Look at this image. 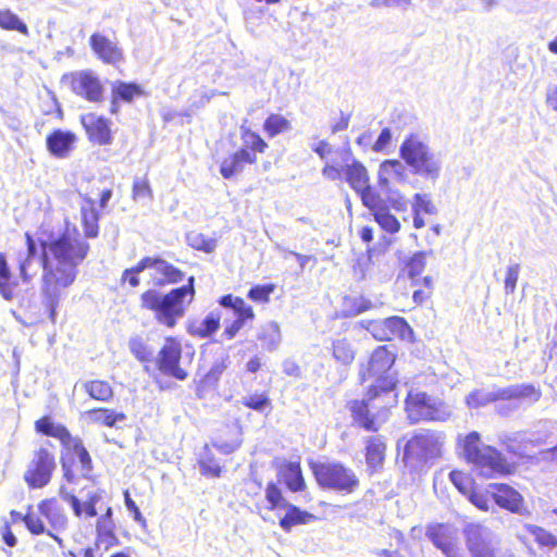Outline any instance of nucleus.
Listing matches in <instances>:
<instances>
[{
  "label": "nucleus",
  "instance_id": "28",
  "mask_svg": "<svg viewBox=\"0 0 557 557\" xmlns=\"http://www.w3.org/2000/svg\"><path fill=\"white\" fill-rule=\"evenodd\" d=\"M386 445L379 435L366 440V459L369 467L375 469L383 463Z\"/></svg>",
  "mask_w": 557,
  "mask_h": 557
},
{
  "label": "nucleus",
  "instance_id": "64",
  "mask_svg": "<svg viewBox=\"0 0 557 557\" xmlns=\"http://www.w3.org/2000/svg\"><path fill=\"white\" fill-rule=\"evenodd\" d=\"M391 139H392V133H391L389 128H383L382 132L380 133L376 141L374 143L373 149L375 151L384 150L387 147V145L389 144Z\"/></svg>",
  "mask_w": 557,
  "mask_h": 557
},
{
  "label": "nucleus",
  "instance_id": "40",
  "mask_svg": "<svg viewBox=\"0 0 557 557\" xmlns=\"http://www.w3.org/2000/svg\"><path fill=\"white\" fill-rule=\"evenodd\" d=\"M10 515L13 521L22 520L25 523L28 531L33 534H44L46 532L44 521L40 519V517L36 516L35 513L28 512L25 516H23L21 512L12 510Z\"/></svg>",
  "mask_w": 557,
  "mask_h": 557
},
{
  "label": "nucleus",
  "instance_id": "17",
  "mask_svg": "<svg viewBox=\"0 0 557 557\" xmlns=\"http://www.w3.org/2000/svg\"><path fill=\"white\" fill-rule=\"evenodd\" d=\"M90 46L100 60L108 64H115L123 59L122 50L115 42L101 34H92Z\"/></svg>",
  "mask_w": 557,
  "mask_h": 557
},
{
  "label": "nucleus",
  "instance_id": "54",
  "mask_svg": "<svg viewBox=\"0 0 557 557\" xmlns=\"http://www.w3.org/2000/svg\"><path fill=\"white\" fill-rule=\"evenodd\" d=\"M357 194L360 196L362 203L373 213L382 208L380 207L381 199L379 195L371 189L370 185H367L362 190H358Z\"/></svg>",
  "mask_w": 557,
  "mask_h": 557
},
{
  "label": "nucleus",
  "instance_id": "52",
  "mask_svg": "<svg viewBox=\"0 0 557 557\" xmlns=\"http://www.w3.org/2000/svg\"><path fill=\"white\" fill-rule=\"evenodd\" d=\"M520 264L519 263H510L506 269L505 276V293L507 295H511L515 293L517 287V282L520 274Z\"/></svg>",
  "mask_w": 557,
  "mask_h": 557
},
{
  "label": "nucleus",
  "instance_id": "38",
  "mask_svg": "<svg viewBox=\"0 0 557 557\" xmlns=\"http://www.w3.org/2000/svg\"><path fill=\"white\" fill-rule=\"evenodd\" d=\"M66 449L72 451L73 456L78 459L82 475L87 476L92 469L91 458L87 449L84 447L81 438L77 437Z\"/></svg>",
  "mask_w": 557,
  "mask_h": 557
},
{
  "label": "nucleus",
  "instance_id": "21",
  "mask_svg": "<svg viewBox=\"0 0 557 557\" xmlns=\"http://www.w3.org/2000/svg\"><path fill=\"white\" fill-rule=\"evenodd\" d=\"M82 123L92 141L99 145L110 143L111 132L108 120L95 114H86L82 117Z\"/></svg>",
  "mask_w": 557,
  "mask_h": 557
},
{
  "label": "nucleus",
  "instance_id": "36",
  "mask_svg": "<svg viewBox=\"0 0 557 557\" xmlns=\"http://www.w3.org/2000/svg\"><path fill=\"white\" fill-rule=\"evenodd\" d=\"M84 391L94 399L108 401L113 396L112 387L104 381H87L83 384Z\"/></svg>",
  "mask_w": 557,
  "mask_h": 557
},
{
  "label": "nucleus",
  "instance_id": "50",
  "mask_svg": "<svg viewBox=\"0 0 557 557\" xmlns=\"http://www.w3.org/2000/svg\"><path fill=\"white\" fill-rule=\"evenodd\" d=\"M425 252H416L406 263V271L411 280H416L425 268Z\"/></svg>",
  "mask_w": 557,
  "mask_h": 557
},
{
  "label": "nucleus",
  "instance_id": "30",
  "mask_svg": "<svg viewBox=\"0 0 557 557\" xmlns=\"http://www.w3.org/2000/svg\"><path fill=\"white\" fill-rule=\"evenodd\" d=\"M85 414L90 422L110 428L126 419V416L123 412H116L115 410L108 408L91 409L86 411Z\"/></svg>",
  "mask_w": 557,
  "mask_h": 557
},
{
  "label": "nucleus",
  "instance_id": "13",
  "mask_svg": "<svg viewBox=\"0 0 557 557\" xmlns=\"http://www.w3.org/2000/svg\"><path fill=\"white\" fill-rule=\"evenodd\" d=\"M182 356V346L173 337H166L162 348L159 351L158 368L159 370L176 380L184 381L187 372L180 367Z\"/></svg>",
  "mask_w": 557,
  "mask_h": 557
},
{
  "label": "nucleus",
  "instance_id": "57",
  "mask_svg": "<svg viewBox=\"0 0 557 557\" xmlns=\"http://www.w3.org/2000/svg\"><path fill=\"white\" fill-rule=\"evenodd\" d=\"M243 404L257 411H262L270 405V399L263 394H253L243 398Z\"/></svg>",
  "mask_w": 557,
  "mask_h": 557
},
{
  "label": "nucleus",
  "instance_id": "37",
  "mask_svg": "<svg viewBox=\"0 0 557 557\" xmlns=\"http://www.w3.org/2000/svg\"><path fill=\"white\" fill-rule=\"evenodd\" d=\"M0 28L5 30H16L23 35H28L27 25L9 9L0 10Z\"/></svg>",
  "mask_w": 557,
  "mask_h": 557
},
{
  "label": "nucleus",
  "instance_id": "27",
  "mask_svg": "<svg viewBox=\"0 0 557 557\" xmlns=\"http://www.w3.org/2000/svg\"><path fill=\"white\" fill-rule=\"evenodd\" d=\"M284 509L286 510V513L280 519V527L285 532H289L293 527L307 524L315 519L312 513L301 510L299 507L290 503Z\"/></svg>",
  "mask_w": 557,
  "mask_h": 557
},
{
  "label": "nucleus",
  "instance_id": "2",
  "mask_svg": "<svg viewBox=\"0 0 557 557\" xmlns=\"http://www.w3.org/2000/svg\"><path fill=\"white\" fill-rule=\"evenodd\" d=\"M195 277L190 276L187 285L173 288L166 294L149 289L141 294L140 306L153 313L156 321L173 329L177 321L185 315L187 306L195 296Z\"/></svg>",
  "mask_w": 557,
  "mask_h": 557
},
{
  "label": "nucleus",
  "instance_id": "6",
  "mask_svg": "<svg viewBox=\"0 0 557 557\" xmlns=\"http://www.w3.org/2000/svg\"><path fill=\"white\" fill-rule=\"evenodd\" d=\"M394 362L395 355L386 346H380L372 352L367 368L360 370L362 382L374 379V383L370 386V393L380 391L385 397L389 396L396 385V380L391 372Z\"/></svg>",
  "mask_w": 557,
  "mask_h": 557
},
{
  "label": "nucleus",
  "instance_id": "16",
  "mask_svg": "<svg viewBox=\"0 0 557 557\" xmlns=\"http://www.w3.org/2000/svg\"><path fill=\"white\" fill-rule=\"evenodd\" d=\"M425 536L443 555L458 546V532L451 524L432 523L428 525Z\"/></svg>",
  "mask_w": 557,
  "mask_h": 557
},
{
  "label": "nucleus",
  "instance_id": "26",
  "mask_svg": "<svg viewBox=\"0 0 557 557\" xmlns=\"http://www.w3.org/2000/svg\"><path fill=\"white\" fill-rule=\"evenodd\" d=\"M112 102H132L145 95L144 88L136 83L115 81L112 83Z\"/></svg>",
  "mask_w": 557,
  "mask_h": 557
},
{
  "label": "nucleus",
  "instance_id": "18",
  "mask_svg": "<svg viewBox=\"0 0 557 557\" xmlns=\"http://www.w3.org/2000/svg\"><path fill=\"white\" fill-rule=\"evenodd\" d=\"M491 488H493L491 496L495 504L511 512H521L523 498L516 490L506 484L491 485Z\"/></svg>",
  "mask_w": 557,
  "mask_h": 557
},
{
  "label": "nucleus",
  "instance_id": "7",
  "mask_svg": "<svg viewBox=\"0 0 557 557\" xmlns=\"http://www.w3.org/2000/svg\"><path fill=\"white\" fill-rule=\"evenodd\" d=\"M382 392L370 391L368 392V399L362 400H352L349 403V410L351 412V417L359 426L363 428L367 431L375 432L381 425L388 419V409L387 406L394 401V396L392 400L384 401V405H381L380 399L382 397Z\"/></svg>",
  "mask_w": 557,
  "mask_h": 557
},
{
  "label": "nucleus",
  "instance_id": "46",
  "mask_svg": "<svg viewBox=\"0 0 557 557\" xmlns=\"http://www.w3.org/2000/svg\"><path fill=\"white\" fill-rule=\"evenodd\" d=\"M412 212L419 214L434 215L437 213V208L433 203L431 196L428 194H416L411 203Z\"/></svg>",
  "mask_w": 557,
  "mask_h": 557
},
{
  "label": "nucleus",
  "instance_id": "51",
  "mask_svg": "<svg viewBox=\"0 0 557 557\" xmlns=\"http://www.w3.org/2000/svg\"><path fill=\"white\" fill-rule=\"evenodd\" d=\"M492 491L493 488H491V486L485 492L472 490L470 494L467 496V498L478 509L482 511H488L491 500H493L491 496Z\"/></svg>",
  "mask_w": 557,
  "mask_h": 557
},
{
  "label": "nucleus",
  "instance_id": "14",
  "mask_svg": "<svg viewBox=\"0 0 557 557\" xmlns=\"http://www.w3.org/2000/svg\"><path fill=\"white\" fill-rule=\"evenodd\" d=\"M63 82L69 83L72 90L85 97L90 102H100L103 88L99 78L89 71H81L63 76Z\"/></svg>",
  "mask_w": 557,
  "mask_h": 557
},
{
  "label": "nucleus",
  "instance_id": "3",
  "mask_svg": "<svg viewBox=\"0 0 557 557\" xmlns=\"http://www.w3.org/2000/svg\"><path fill=\"white\" fill-rule=\"evenodd\" d=\"M400 156L412 172L435 182L441 174L442 159L417 135H410L400 147Z\"/></svg>",
  "mask_w": 557,
  "mask_h": 557
},
{
  "label": "nucleus",
  "instance_id": "58",
  "mask_svg": "<svg viewBox=\"0 0 557 557\" xmlns=\"http://www.w3.org/2000/svg\"><path fill=\"white\" fill-rule=\"evenodd\" d=\"M48 436L59 438L65 448H67L77 438L72 436L64 425L55 423L52 426L51 432Z\"/></svg>",
  "mask_w": 557,
  "mask_h": 557
},
{
  "label": "nucleus",
  "instance_id": "33",
  "mask_svg": "<svg viewBox=\"0 0 557 557\" xmlns=\"http://www.w3.org/2000/svg\"><path fill=\"white\" fill-rule=\"evenodd\" d=\"M345 176L347 183L357 193L358 190L364 189L369 185V176L366 168L359 163L354 162L352 164L346 165Z\"/></svg>",
  "mask_w": 557,
  "mask_h": 557
},
{
  "label": "nucleus",
  "instance_id": "31",
  "mask_svg": "<svg viewBox=\"0 0 557 557\" xmlns=\"http://www.w3.org/2000/svg\"><path fill=\"white\" fill-rule=\"evenodd\" d=\"M258 339L262 343L264 349L274 351L282 341L280 325L274 321L267 322L261 326Z\"/></svg>",
  "mask_w": 557,
  "mask_h": 557
},
{
  "label": "nucleus",
  "instance_id": "48",
  "mask_svg": "<svg viewBox=\"0 0 557 557\" xmlns=\"http://www.w3.org/2000/svg\"><path fill=\"white\" fill-rule=\"evenodd\" d=\"M114 523L112 520V509L107 508L106 513L100 516L97 521V532L102 539H114Z\"/></svg>",
  "mask_w": 557,
  "mask_h": 557
},
{
  "label": "nucleus",
  "instance_id": "5",
  "mask_svg": "<svg viewBox=\"0 0 557 557\" xmlns=\"http://www.w3.org/2000/svg\"><path fill=\"white\" fill-rule=\"evenodd\" d=\"M541 395L540 388H536L533 384H515L506 387H494L493 389H474L466 396L465 401L469 409H478L500 399L537 401Z\"/></svg>",
  "mask_w": 557,
  "mask_h": 557
},
{
  "label": "nucleus",
  "instance_id": "35",
  "mask_svg": "<svg viewBox=\"0 0 557 557\" xmlns=\"http://www.w3.org/2000/svg\"><path fill=\"white\" fill-rule=\"evenodd\" d=\"M128 348L132 355L140 362H150L153 359V348L148 344L147 339L139 335L129 338Z\"/></svg>",
  "mask_w": 557,
  "mask_h": 557
},
{
  "label": "nucleus",
  "instance_id": "47",
  "mask_svg": "<svg viewBox=\"0 0 557 557\" xmlns=\"http://www.w3.org/2000/svg\"><path fill=\"white\" fill-rule=\"evenodd\" d=\"M227 357H221L214 361L211 369L208 371V373L203 376L201 384L205 387H212L214 386L221 374L226 370L227 368Z\"/></svg>",
  "mask_w": 557,
  "mask_h": 557
},
{
  "label": "nucleus",
  "instance_id": "43",
  "mask_svg": "<svg viewBox=\"0 0 557 557\" xmlns=\"http://www.w3.org/2000/svg\"><path fill=\"white\" fill-rule=\"evenodd\" d=\"M265 499L270 504V510L283 509L289 504L283 496L281 488L273 482L268 483L265 487Z\"/></svg>",
  "mask_w": 557,
  "mask_h": 557
},
{
  "label": "nucleus",
  "instance_id": "34",
  "mask_svg": "<svg viewBox=\"0 0 557 557\" xmlns=\"http://www.w3.org/2000/svg\"><path fill=\"white\" fill-rule=\"evenodd\" d=\"M81 212L86 237H97L99 230V214L95 208V202L91 200H87L86 203L82 206Z\"/></svg>",
  "mask_w": 557,
  "mask_h": 557
},
{
  "label": "nucleus",
  "instance_id": "12",
  "mask_svg": "<svg viewBox=\"0 0 557 557\" xmlns=\"http://www.w3.org/2000/svg\"><path fill=\"white\" fill-rule=\"evenodd\" d=\"M441 436L433 432H421L408 441L405 447V456L420 461L436 458L441 453Z\"/></svg>",
  "mask_w": 557,
  "mask_h": 557
},
{
  "label": "nucleus",
  "instance_id": "42",
  "mask_svg": "<svg viewBox=\"0 0 557 557\" xmlns=\"http://www.w3.org/2000/svg\"><path fill=\"white\" fill-rule=\"evenodd\" d=\"M333 357L343 364H350L355 359L352 345L345 338L333 343Z\"/></svg>",
  "mask_w": 557,
  "mask_h": 557
},
{
  "label": "nucleus",
  "instance_id": "32",
  "mask_svg": "<svg viewBox=\"0 0 557 557\" xmlns=\"http://www.w3.org/2000/svg\"><path fill=\"white\" fill-rule=\"evenodd\" d=\"M383 325L387 330L386 333H388V341H391L394 337H399L405 341H412L413 338L412 329L407 323V321L401 317H391L384 319Z\"/></svg>",
  "mask_w": 557,
  "mask_h": 557
},
{
  "label": "nucleus",
  "instance_id": "8",
  "mask_svg": "<svg viewBox=\"0 0 557 557\" xmlns=\"http://www.w3.org/2000/svg\"><path fill=\"white\" fill-rule=\"evenodd\" d=\"M319 485L343 494H351L359 486L355 471L339 462H320L312 467Z\"/></svg>",
  "mask_w": 557,
  "mask_h": 557
},
{
  "label": "nucleus",
  "instance_id": "44",
  "mask_svg": "<svg viewBox=\"0 0 557 557\" xmlns=\"http://www.w3.org/2000/svg\"><path fill=\"white\" fill-rule=\"evenodd\" d=\"M289 129V121L278 114H271L264 122V131L270 137H274Z\"/></svg>",
  "mask_w": 557,
  "mask_h": 557
},
{
  "label": "nucleus",
  "instance_id": "41",
  "mask_svg": "<svg viewBox=\"0 0 557 557\" xmlns=\"http://www.w3.org/2000/svg\"><path fill=\"white\" fill-rule=\"evenodd\" d=\"M524 530L533 536L534 541L539 543V545L548 548L557 546V537L545 529L534 524H525Z\"/></svg>",
  "mask_w": 557,
  "mask_h": 557
},
{
  "label": "nucleus",
  "instance_id": "55",
  "mask_svg": "<svg viewBox=\"0 0 557 557\" xmlns=\"http://www.w3.org/2000/svg\"><path fill=\"white\" fill-rule=\"evenodd\" d=\"M243 141L245 149H251L252 151L263 152L267 148L264 140L256 133L246 131L243 134Z\"/></svg>",
  "mask_w": 557,
  "mask_h": 557
},
{
  "label": "nucleus",
  "instance_id": "49",
  "mask_svg": "<svg viewBox=\"0 0 557 557\" xmlns=\"http://www.w3.org/2000/svg\"><path fill=\"white\" fill-rule=\"evenodd\" d=\"M449 479L456 488L465 496H468L473 490V480L461 471H451L449 473Z\"/></svg>",
  "mask_w": 557,
  "mask_h": 557
},
{
  "label": "nucleus",
  "instance_id": "15",
  "mask_svg": "<svg viewBox=\"0 0 557 557\" xmlns=\"http://www.w3.org/2000/svg\"><path fill=\"white\" fill-rule=\"evenodd\" d=\"M39 513L48 521L51 530L46 532L51 536L60 547H63V540L53 532H62L67 527V517L64 512L63 507L58 503L57 499L50 498L45 499L38 504Z\"/></svg>",
  "mask_w": 557,
  "mask_h": 557
},
{
  "label": "nucleus",
  "instance_id": "62",
  "mask_svg": "<svg viewBox=\"0 0 557 557\" xmlns=\"http://www.w3.org/2000/svg\"><path fill=\"white\" fill-rule=\"evenodd\" d=\"M124 503L127 508V510L133 513V518L136 522L140 523L143 527L146 525V519L141 515L139 508L137 507L136 503L131 498L129 492H124Z\"/></svg>",
  "mask_w": 557,
  "mask_h": 557
},
{
  "label": "nucleus",
  "instance_id": "9",
  "mask_svg": "<svg viewBox=\"0 0 557 557\" xmlns=\"http://www.w3.org/2000/svg\"><path fill=\"white\" fill-rule=\"evenodd\" d=\"M406 410L411 422L446 421L451 416L448 405L432 398L425 393H409L406 399Z\"/></svg>",
  "mask_w": 557,
  "mask_h": 557
},
{
  "label": "nucleus",
  "instance_id": "20",
  "mask_svg": "<svg viewBox=\"0 0 557 557\" xmlns=\"http://www.w3.org/2000/svg\"><path fill=\"white\" fill-rule=\"evenodd\" d=\"M257 160L253 152L242 148L225 158L220 166V173L224 178H231L244 170L245 164H252Z\"/></svg>",
  "mask_w": 557,
  "mask_h": 557
},
{
  "label": "nucleus",
  "instance_id": "19",
  "mask_svg": "<svg viewBox=\"0 0 557 557\" xmlns=\"http://www.w3.org/2000/svg\"><path fill=\"white\" fill-rule=\"evenodd\" d=\"M48 151L55 158H67L73 150L76 136L72 132L57 129L47 137Z\"/></svg>",
  "mask_w": 557,
  "mask_h": 557
},
{
  "label": "nucleus",
  "instance_id": "59",
  "mask_svg": "<svg viewBox=\"0 0 557 557\" xmlns=\"http://www.w3.org/2000/svg\"><path fill=\"white\" fill-rule=\"evenodd\" d=\"M156 258L145 257L135 267L124 270L122 278L125 280L129 274H139L146 269L153 270Z\"/></svg>",
  "mask_w": 557,
  "mask_h": 557
},
{
  "label": "nucleus",
  "instance_id": "10",
  "mask_svg": "<svg viewBox=\"0 0 557 557\" xmlns=\"http://www.w3.org/2000/svg\"><path fill=\"white\" fill-rule=\"evenodd\" d=\"M462 534L471 557H499L496 536L486 525L467 522Z\"/></svg>",
  "mask_w": 557,
  "mask_h": 557
},
{
  "label": "nucleus",
  "instance_id": "29",
  "mask_svg": "<svg viewBox=\"0 0 557 557\" xmlns=\"http://www.w3.org/2000/svg\"><path fill=\"white\" fill-rule=\"evenodd\" d=\"M17 281L13 278L4 253L0 252V295L11 301L14 298Z\"/></svg>",
  "mask_w": 557,
  "mask_h": 557
},
{
  "label": "nucleus",
  "instance_id": "61",
  "mask_svg": "<svg viewBox=\"0 0 557 557\" xmlns=\"http://www.w3.org/2000/svg\"><path fill=\"white\" fill-rule=\"evenodd\" d=\"M384 320L369 321L366 329L372 334V336L379 341H388V333L385 329Z\"/></svg>",
  "mask_w": 557,
  "mask_h": 557
},
{
  "label": "nucleus",
  "instance_id": "23",
  "mask_svg": "<svg viewBox=\"0 0 557 557\" xmlns=\"http://www.w3.org/2000/svg\"><path fill=\"white\" fill-rule=\"evenodd\" d=\"M60 495L71 505L76 517H82L83 513L89 518L97 516L96 505L100 500V495L98 493H88V497L84 502H81L75 495L65 492L63 487L60 490Z\"/></svg>",
  "mask_w": 557,
  "mask_h": 557
},
{
  "label": "nucleus",
  "instance_id": "1",
  "mask_svg": "<svg viewBox=\"0 0 557 557\" xmlns=\"http://www.w3.org/2000/svg\"><path fill=\"white\" fill-rule=\"evenodd\" d=\"M25 238L26 255L18 261L20 276L28 283L39 267L42 269V302L54 322L64 290L76 281L78 267L86 259L90 246L75 226L69 225L63 232L40 238L39 247L30 234L26 233Z\"/></svg>",
  "mask_w": 557,
  "mask_h": 557
},
{
  "label": "nucleus",
  "instance_id": "63",
  "mask_svg": "<svg viewBox=\"0 0 557 557\" xmlns=\"http://www.w3.org/2000/svg\"><path fill=\"white\" fill-rule=\"evenodd\" d=\"M201 473L205 475L220 476L222 468L213 459L202 460L199 463Z\"/></svg>",
  "mask_w": 557,
  "mask_h": 557
},
{
  "label": "nucleus",
  "instance_id": "24",
  "mask_svg": "<svg viewBox=\"0 0 557 557\" xmlns=\"http://www.w3.org/2000/svg\"><path fill=\"white\" fill-rule=\"evenodd\" d=\"M277 475L292 492H300L306 483L298 462L285 461L278 466Z\"/></svg>",
  "mask_w": 557,
  "mask_h": 557
},
{
  "label": "nucleus",
  "instance_id": "11",
  "mask_svg": "<svg viewBox=\"0 0 557 557\" xmlns=\"http://www.w3.org/2000/svg\"><path fill=\"white\" fill-rule=\"evenodd\" d=\"M54 469L55 461L53 455L46 448H40L35 451L34 458L24 474V480L29 487L41 488L50 482Z\"/></svg>",
  "mask_w": 557,
  "mask_h": 557
},
{
  "label": "nucleus",
  "instance_id": "25",
  "mask_svg": "<svg viewBox=\"0 0 557 557\" xmlns=\"http://www.w3.org/2000/svg\"><path fill=\"white\" fill-rule=\"evenodd\" d=\"M406 177V168L398 160H386L380 165L379 184L385 190L389 189V183L404 182Z\"/></svg>",
  "mask_w": 557,
  "mask_h": 557
},
{
  "label": "nucleus",
  "instance_id": "22",
  "mask_svg": "<svg viewBox=\"0 0 557 557\" xmlns=\"http://www.w3.org/2000/svg\"><path fill=\"white\" fill-rule=\"evenodd\" d=\"M153 281L156 286L176 284L184 280V272L166 260L156 257L153 267Z\"/></svg>",
  "mask_w": 557,
  "mask_h": 557
},
{
  "label": "nucleus",
  "instance_id": "56",
  "mask_svg": "<svg viewBox=\"0 0 557 557\" xmlns=\"http://www.w3.org/2000/svg\"><path fill=\"white\" fill-rule=\"evenodd\" d=\"M274 292V285H257L252 287L249 293L248 297L258 302H268L270 299V295Z\"/></svg>",
  "mask_w": 557,
  "mask_h": 557
},
{
  "label": "nucleus",
  "instance_id": "39",
  "mask_svg": "<svg viewBox=\"0 0 557 557\" xmlns=\"http://www.w3.org/2000/svg\"><path fill=\"white\" fill-rule=\"evenodd\" d=\"M186 240L191 248L207 253L213 252L216 248V239L207 237L199 232H189L186 235Z\"/></svg>",
  "mask_w": 557,
  "mask_h": 557
},
{
  "label": "nucleus",
  "instance_id": "60",
  "mask_svg": "<svg viewBox=\"0 0 557 557\" xmlns=\"http://www.w3.org/2000/svg\"><path fill=\"white\" fill-rule=\"evenodd\" d=\"M151 189L147 180H135L133 185V197L135 200L151 198Z\"/></svg>",
  "mask_w": 557,
  "mask_h": 557
},
{
  "label": "nucleus",
  "instance_id": "45",
  "mask_svg": "<svg viewBox=\"0 0 557 557\" xmlns=\"http://www.w3.org/2000/svg\"><path fill=\"white\" fill-rule=\"evenodd\" d=\"M374 219L379 225L388 233H396L400 228L399 221L391 214L386 208L375 210Z\"/></svg>",
  "mask_w": 557,
  "mask_h": 557
},
{
  "label": "nucleus",
  "instance_id": "4",
  "mask_svg": "<svg viewBox=\"0 0 557 557\" xmlns=\"http://www.w3.org/2000/svg\"><path fill=\"white\" fill-rule=\"evenodd\" d=\"M463 453L484 478H492L506 470V460L502 454L492 446L482 445L478 432H471L465 437Z\"/></svg>",
  "mask_w": 557,
  "mask_h": 557
},
{
  "label": "nucleus",
  "instance_id": "53",
  "mask_svg": "<svg viewBox=\"0 0 557 557\" xmlns=\"http://www.w3.org/2000/svg\"><path fill=\"white\" fill-rule=\"evenodd\" d=\"M219 324L220 317L211 312L201 321L196 332L200 336L206 337L214 333L219 329Z\"/></svg>",
  "mask_w": 557,
  "mask_h": 557
}]
</instances>
